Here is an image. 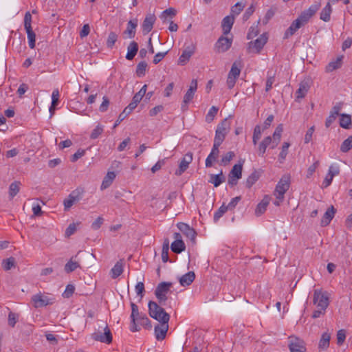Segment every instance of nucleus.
<instances>
[{
    "label": "nucleus",
    "instance_id": "cd10ccee",
    "mask_svg": "<svg viewBox=\"0 0 352 352\" xmlns=\"http://www.w3.org/2000/svg\"><path fill=\"white\" fill-rule=\"evenodd\" d=\"M301 27H302L301 25V24L299 23L298 21H297L296 19L294 20L292 24L290 25V26L286 30V31L285 32V34H284V36H283V38L284 39H287L289 38V37H291L292 36H293L298 30H299Z\"/></svg>",
    "mask_w": 352,
    "mask_h": 352
},
{
    "label": "nucleus",
    "instance_id": "423d86ee",
    "mask_svg": "<svg viewBox=\"0 0 352 352\" xmlns=\"http://www.w3.org/2000/svg\"><path fill=\"white\" fill-rule=\"evenodd\" d=\"M83 193L84 190L82 188H77L72 191L68 197L63 201L65 210H69L75 203L79 201L82 199Z\"/></svg>",
    "mask_w": 352,
    "mask_h": 352
},
{
    "label": "nucleus",
    "instance_id": "f704fd0d",
    "mask_svg": "<svg viewBox=\"0 0 352 352\" xmlns=\"http://www.w3.org/2000/svg\"><path fill=\"white\" fill-rule=\"evenodd\" d=\"M123 272V263L121 261H118L111 270L110 274L113 279L120 276Z\"/></svg>",
    "mask_w": 352,
    "mask_h": 352
},
{
    "label": "nucleus",
    "instance_id": "052dcab7",
    "mask_svg": "<svg viewBox=\"0 0 352 352\" xmlns=\"http://www.w3.org/2000/svg\"><path fill=\"white\" fill-rule=\"evenodd\" d=\"M118 38V36L115 32H110L107 41V45L108 47L112 48V47L114 45L115 43L116 42Z\"/></svg>",
    "mask_w": 352,
    "mask_h": 352
},
{
    "label": "nucleus",
    "instance_id": "a19ab883",
    "mask_svg": "<svg viewBox=\"0 0 352 352\" xmlns=\"http://www.w3.org/2000/svg\"><path fill=\"white\" fill-rule=\"evenodd\" d=\"M170 248L173 252L179 254L185 250L186 245L183 240H177L172 243Z\"/></svg>",
    "mask_w": 352,
    "mask_h": 352
},
{
    "label": "nucleus",
    "instance_id": "6e6d98bb",
    "mask_svg": "<svg viewBox=\"0 0 352 352\" xmlns=\"http://www.w3.org/2000/svg\"><path fill=\"white\" fill-rule=\"evenodd\" d=\"M103 131H104L103 126H102L100 124H98L96 126V128L92 131V132L90 135V138L93 139V140L98 138L102 133Z\"/></svg>",
    "mask_w": 352,
    "mask_h": 352
},
{
    "label": "nucleus",
    "instance_id": "f257e3e1",
    "mask_svg": "<svg viewBox=\"0 0 352 352\" xmlns=\"http://www.w3.org/2000/svg\"><path fill=\"white\" fill-rule=\"evenodd\" d=\"M156 302L150 301L148 302V313L151 318L157 320L160 323L168 322L170 315L166 313L164 308Z\"/></svg>",
    "mask_w": 352,
    "mask_h": 352
},
{
    "label": "nucleus",
    "instance_id": "20e7f679",
    "mask_svg": "<svg viewBox=\"0 0 352 352\" xmlns=\"http://www.w3.org/2000/svg\"><path fill=\"white\" fill-rule=\"evenodd\" d=\"M230 127V123L227 118H225L221 123L217 125L215 136L214 139V143L218 145H221L227 133L229 132Z\"/></svg>",
    "mask_w": 352,
    "mask_h": 352
},
{
    "label": "nucleus",
    "instance_id": "de8ad7c7",
    "mask_svg": "<svg viewBox=\"0 0 352 352\" xmlns=\"http://www.w3.org/2000/svg\"><path fill=\"white\" fill-rule=\"evenodd\" d=\"M341 58H338L335 61L330 62L326 67L327 72H331L341 67Z\"/></svg>",
    "mask_w": 352,
    "mask_h": 352
},
{
    "label": "nucleus",
    "instance_id": "8fccbe9b",
    "mask_svg": "<svg viewBox=\"0 0 352 352\" xmlns=\"http://www.w3.org/2000/svg\"><path fill=\"white\" fill-rule=\"evenodd\" d=\"M219 111V109L215 107L212 106L208 111L207 115L206 116V122L208 123H210L217 114V112Z\"/></svg>",
    "mask_w": 352,
    "mask_h": 352
},
{
    "label": "nucleus",
    "instance_id": "2f4dec72",
    "mask_svg": "<svg viewBox=\"0 0 352 352\" xmlns=\"http://www.w3.org/2000/svg\"><path fill=\"white\" fill-rule=\"evenodd\" d=\"M138 51V45L135 41H132L127 47L126 58L129 60L133 59Z\"/></svg>",
    "mask_w": 352,
    "mask_h": 352
},
{
    "label": "nucleus",
    "instance_id": "49530a36",
    "mask_svg": "<svg viewBox=\"0 0 352 352\" xmlns=\"http://www.w3.org/2000/svg\"><path fill=\"white\" fill-rule=\"evenodd\" d=\"M147 63L145 61H141L140 62L136 67V74L139 77L144 76L145 75L146 68H147Z\"/></svg>",
    "mask_w": 352,
    "mask_h": 352
},
{
    "label": "nucleus",
    "instance_id": "9d476101",
    "mask_svg": "<svg viewBox=\"0 0 352 352\" xmlns=\"http://www.w3.org/2000/svg\"><path fill=\"white\" fill-rule=\"evenodd\" d=\"M267 41V36L266 34H261L258 38H256L254 41H250L248 43V49L250 52H255L256 53H259L261 50L263 49V46Z\"/></svg>",
    "mask_w": 352,
    "mask_h": 352
},
{
    "label": "nucleus",
    "instance_id": "c756f323",
    "mask_svg": "<svg viewBox=\"0 0 352 352\" xmlns=\"http://www.w3.org/2000/svg\"><path fill=\"white\" fill-rule=\"evenodd\" d=\"M270 198L268 196H265L262 201L257 205L255 209V214L256 216H261L267 210V207L270 204Z\"/></svg>",
    "mask_w": 352,
    "mask_h": 352
},
{
    "label": "nucleus",
    "instance_id": "bf43d9fd",
    "mask_svg": "<svg viewBox=\"0 0 352 352\" xmlns=\"http://www.w3.org/2000/svg\"><path fill=\"white\" fill-rule=\"evenodd\" d=\"M245 5L242 3L237 2L234 6L231 8L232 15H238L244 8Z\"/></svg>",
    "mask_w": 352,
    "mask_h": 352
},
{
    "label": "nucleus",
    "instance_id": "a18cd8bd",
    "mask_svg": "<svg viewBox=\"0 0 352 352\" xmlns=\"http://www.w3.org/2000/svg\"><path fill=\"white\" fill-rule=\"evenodd\" d=\"M19 182H12L9 186V195L10 199H12L19 192Z\"/></svg>",
    "mask_w": 352,
    "mask_h": 352
},
{
    "label": "nucleus",
    "instance_id": "9b49d317",
    "mask_svg": "<svg viewBox=\"0 0 352 352\" xmlns=\"http://www.w3.org/2000/svg\"><path fill=\"white\" fill-rule=\"evenodd\" d=\"M197 89V81L195 79L192 80L190 85L186 94L184 96L183 102L182 104V109H186L188 104L192 100L195 93Z\"/></svg>",
    "mask_w": 352,
    "mask_h": 352
},
{
    "label": "nucleus",
    "instance_id": "a878e982",
    "mask_svg": "<svg viewBox=\"0 0 352 352\" xmlns=\"http://www.w3.org/2000/svg\"><path fill=\"white\" fill-rule=\"evenodd\" d=\"M272 146V138L271 136L265 137L258 145V154L263 157L268 146Z\"/></svg>",
    "mask_w": 352,
    "mask_h": 352
},
{
    "label": "nucleus",
    "instance_id": "dca6fc26",
    "mask_svg": "<svg viewBox=\"0 0 352 352\" xmlns=\"http://www.w3.org/2000/svg\"><path fill=\"white\" fill-rule=\"evenodd\" d=\"M192 161V153H186L184 157L182 159L179 169L176 170L175 174L177 175H181L183 173H184L186 169L188 168L189 164Z\"/></svg>",
    "mask_w": 352,
    "mask_h": 352
},
{
    "label": "nucleus",
    "instance_id": "ea45409f",
    "mask_svg": "<svg viewBox=\"0 0 352 352\" xmlns=\"http://www.w3.org/2000/svg\"><path fill=\"white\" fill-rule=\"evenodd\" d=\"M340 125L341 127L348 129L351 126V118L349 114H340Z\"/></svg>",
    "mask_w": 352,
    "mask_h": 352
},
{
    "label": "nucleus",
    "instance_id": "393cba45",
    "mask_svg": "<svg viewBox=\"0 0 352 352\" xmlns=\"http://www.w3.org/2000/svg\"><path fill=\"white\" fill-rule=\"evenodd\" d=\"M147 85H144L140 90L133 97L132 101L129 103V107L136 108L143 96L146 94Z\"/></svg>",
    "mask_w": 352,
    "mask_h": 352
},
{
    "label": "nucleus",
    "instance_id": "bb28decb",
    "mask_svg": "<svg viewBox=\"0 0 352 352\" xmlns=\"http://www.w3.org/2000/svg\"><path fill=\"white\" fill-rule=\"evenodd\" d=\"M335 213L336 209L333 206H331L330 208L327 209V210L324 214L321 219L320 225L322 226H327V225H329L332 219L333 218Z\"/></svg>",
    "mask_w": 352,
    "mask_h": 352
},
{
    "label": "nucleus",
    "instance_id": "680f3d73",
    "mask_svg": "<svg viewBox=\"0 0 352 352\" xmlns=\"http://www.w3.org/2000/svg\"><path fill=\"white\" fill-rule=\"evenodd\" d=\"M327 173H329V175H330L333 177L339 175V173H340L339 166L336 164H331L329 168V170H328Z\"/></svg>",
    "mask_w": 352,
    "mask_h": 352
},
{
    "label": "nucleus",
    "instance_id": "37998d69",
    "mask_svg": "<svg viewBox=\"0 0 352 352\" xmlns=\"http://www.w3.org/2000/svg\"><path fill=\"white\" fill-rule=\"evenodd\" d=\"M135 108L129 107V104L124 109V111L119 115L118 120H116L113 127H116L123 120H124L133 110Z\"/></svg>",
    "mask_w": 352,
    "mask_h": 352
},
{
    "label": "nucleus",
    "instance_id": "b1692460",
    "mask_svg": "<svg viewBox=\"0 0 352 352\" xmlns=\"http://www.w3.org/2000/svg\"><path fill=\"white\" fill-rule=\"evenodd\" d=\"M310 88V85L308 81H302L300 83L299 87L296 91V100H299L305 97L309 89Z\"/></svg>",
    "mask_w": 352,
    "mask_h": 352
},
{
    "label": "nucleus",
    "instance_id": "412c9836",
    "mask_svg": "<svg viewBox=\"0 0 352 352\" xmlns=\"http://www.w3.org/2000/svg\"><path fill=\"white\" fill-rule=\"evenodd\" d=\"M219 145L213 144L212 150L206 160V166L207 168L211 167L213 162H216L219 153Z\"/></svg>",
    "mask_w": 352,
    "mask_h": 352
},
{
    "label": "nucleus",
    "instance_id": "72a5a7b5",
    "mask_svg": "<svg viewBox=\"0 0 352 352\" xmlns=\"http://www.w3.org/2000/svg\"><path fill=\"white\" fill-rule=\"evenodd\" d=\"M116 178V174L114 172L111 171L108 172L106 176L104 177L103 181L102 182L100 188L101 190H104L109 187L113 183V180Z\"/></svg>",
    "mask_w": 352,
    "mask_h": 352
},
{
    "label": "nucleus",
    "instance_id": "5701e85b",
    "mask_svg": "<svg viewBox=\"0 0 352 352\" xmlns=\"http://www.w3.org/2000/svg\"><path fill=\"white\" fill-rule=\"evenodd\" d=\"M341 110L340 104H337L333 107L330 111L329 116L327 118L325 122L326 127H329L331 124L336 120L338 116L340 114Z\"/></svg>",
    "mask_w": 352,
    "mask_h": 352
},
{
    "label": "nucleus",
    "instance_id": "7ed1b4c3",
    "mask_svg": "<svg viewBox=\"0 0 352 352\" xmlns=\"http://www.w3.org/2000/svg\"><path fill=\"white\" fill-rule=\"evenodd\" d=\"M172 285V283L162 282L157 286L155 295L157 299V303L160 305H166L168 299L167 294L170 292Z\"/></svg>",
    "mask_w": 352,
    "mask_h": 352
},
{
    "label": "nucleus",
    "instance_id": "338daca9",
    "mask_svg": "<svg viewBox=\"0 0 352 352\" xmlns=\"http://www.w3.org/2000/svg\"><path fill=\"white\" fill-rule=\"evenodd\" d=\"M258 34V25H256V26H251L249 29V31H248V33L247 35V38L252 39L254 37H255L256 36H257Z\"/></svg>",
    "mask_w": 352,
    "mask_h": 352
},
{
    "label": "nucleus",
    "instance_id": "f3484780",
    "mask_svg": "<svg viewBox=\"0 0 352 352\" xmlns=\"http://www.w3.org/2000/svg\"><path fill=\"white\" fill-rule=\"evenodd\" d=\"M131 323L130 327V330L133 332H135L140 330L136 324V318L141 314L139 313L138 307L133 302L131 303Z\"/></svg>",
    "mask_w": 352,
    "mask_h": 352
},
{
    "label": "nucleus",
    "instance_id": "4468645a",
    "mask_svg": "<svg viewBox=\"0 0 352 352\" xmlns=\"http://www.w3.org/2000/svg\"><path fill=\"white\" fill-rule=\"evenodd\" d=\"M289 349L291 352H305L306 347L302 340L297 338H291L289 344Z\"/></svg>",
    "mask_w": 352,
    "mask_h": 352
},
{
    "label": "nucleus",
    "instance_id": "f03ea898",
    "mask_svg": "<svg viewBox=\"0 0 352 352\" xmlns=\"http://www.w3.org/2000/svg\"><path fill=\"white\" fill-rule=\"evenodd\" d=\"M290 182L289 177H284L278 182L274 192V195L276 199V201H274L275 206H280V203L284 199L285 194L288 190Z\"/></svg>",
    "mask_w": 352,
    "mask_h": 352
},
{
    "label": "nucleus",
    "instance_id": "58836bf2",
    "mask_svg": "<svg viewBox=\"0 0 352 352\" xmlns=\"http://www.w3.org/2000/svg\"><path fill=\"white\" fill-rule=\"evenodd\" d=\"M242 68V64L241 61H235L232 65V67L228 73V75L233 76V78H238Z\"/></svg>",
    "mask_w": 352,
    "mask_h": 352
},
{
    "label": "nucleus",
    "instance_id": "603ef678",
    "mask_svg": "<svg viewBox=\"0 0 352 352\" xmlns=\"http://www.w3.org/2000/svg\"><path fill=\"white\" fill-rule=\"evenodd\" d=\"M14 265L15 258L14 257H10L2 261V267L6 271L10 270L12 267H14Z\"/></svg>",
    "mask_w": 352,
    "mask_h": 352
},
{
    "label": "nucleus",
    "instance_id": "6ab92c4d",
    "mask_svg": "<svg viewBox=\"0 0 352 352\" xmlns=\"http://www.w3.org/2000/svg\"><path fill=\"white\" fill-rule=\"evenodd\" d=\"M32 301L36 308L42 307L51 303L50 299L41 293L34 295L32 297Z\"/></svg>",
    "mask_w": 352,
    "mask_h": 352
},
{
    "label": "nucleus",
    "instance_id": "4c0bfd02",
    "mask_svg": "<svg viewBox=\"0 0 352 352\" xmlns=\"http://www.w3.org/2000/svg\"><path fill=\"white\" fill-rule=\"evenodd\" d=\"M331 336L329 333L324 332L322 333L321 338L319 341L318 348L320 350H326L329 346V342Z\"/></svg>",
    "mask_w": 352,
    "mask_h": 352
},
{
    "label": "nucleus",
    "instance_id": "79ce46f5",
    "mask_svg": "<svg viewBox=\"0 0 352 352\" xmlns=\"http://www.w3.org/2000/svg\"><path fill=\"white\" fill-rule=\"evenodd\" d=\"M259 176V173L256 170L252 173L246 179L245 186L250 188L258 180Z\"/></svg>",
    "mask_w": 352,
    "mask_h": 352
},
{
    "label": "nucleus",
    "instance_id": "4d7b16f0",
    "mask_svg": "<svg viewBox=\"0 0 352 352\" xmlns=\"http://www.w3.org/2000/svg\"><path fill=\"white\" fill-rule=\"evenodd\" d=\"M228 210V208L223 204L214 214V221L217 222Z\"/></svg>",
    "mask_w": 352,
    "mask_h": 352
},
{
    "label": "nucleus",
    "instance_id": "0e129e2a",
    "mask_svg": "<svg viewBox=\"0 0 352 352\" xmlns=\"http://www.w3.org/2000/svg\"><path fill=\"white\" fill-rule=\"evenodd\" d=\"M60 93L58 89H54L52 94V106H57L59 102Z\"/></svg>",
    "mask_w": 352,
    "mask_h": 352
},
{
    "label": "nucleus",
    "instance_id": "e2e57ef3",
    "mask_svg": "<svg viewBox=\"0 0 352 352\" xmlns=\"http://www.w3.org/2000/svg\"><path fill=\"white\" fill-rule=\"evenodd\" d=\"M234 156V153L232 151L226 153L221 158V164L223 165L228 164Z\"/></svg>",
    "mask_w": 352,
    "mask_h": 352
},
{
    "label": "nucleus",
    "instance_id": "5fc2aeb1",
    "mask_svg": "<svg viewBox=\"0 0 352 352\" xmlns=\"http://www.w3.org/2000/svg\"><path fill=\"white\" fill-rule=\"evenodd\" d=\"M289 146H290V144L289 142L283 143L282 148H281V151L279 153V156H278L279 160L280 162H282L283 160H285L286 156L288 153V148H289Z\"/></svg>",
    "mask_w": 352,
    "mask_h": 352
},
{
    "label": "nucleus",
    "instance_id": "3c124183",
    "mask_svg": "<svg viewBox=\"0 0 352 352\" xmlns=\"http://www.w3.org/2000/svg\"><path fill=\"white\" fill-rule=\"evenodd\" d=\"M80 265L78 262L72 261V259L69 260L65 265V271L67 273H70L74 270H76Z\"/></svg>",
    "mask_w": 352,
    "mask_h": 352
},
{
    "label": "nucleus",
    "instance_id": "4be33fe9",
    "mask_svg": "<svg viewBox=\"0 0 352 352\" xmlns=\"http://www.w3.org/2000/svg\"><path fill=\"white\" fill-rule=\"evenodd\" d=\"M234 22V16L229 15L223 18L221 23L223 34L227 35L230 33Z\"/></svg>",
    "mask_w": 352,
    "mask_h": 352
},
{
    "label": "nucleus",
    "instance_id": "69168bd1",
    "mask_svg": "<svg viewBox=\"0 0 352 352\" xmlns=\"http://www.w3.org/2000/svg\"><path fill=\"white\" fill-rule=\"evenodd\" d=\"M75 287L72 285H67L65 292L63 294L64 298H69L74 293Z\"/></svg>",
    "mask_w": 352,
    "mask_h": 352
},
{
    "label": "nucleus",
    "instance_id": "13d9d810",
    "mask_svg": "<svg viewBox=\"0 0 352 352\" xmlns=\"http://www.w3.org/2000/svg\"><path fill=\"white\" fill-rule=\"evenodd\" d=\"M175 15H176V10L173 8H168L162 12V13L160 16V18L162 20L165 21L168 16H170V17H173Z\"/></svg>",
    "mask_w": 352,
    "mask_h": 352
},
{
    "label": "nucleus",
    "instance_id": "c85d7f7f",
    "mask_svg": "<svg viewBox=\"0 0 352 352\" xmlns=\"http://www.w3.org/2000/svg\"><path fill=\"white\" fill-rule=\"evenodd\" d=\"M138 26V20H130L127 23V27L124 32V34L127 35L129 38H133L135 35V30Z\"/></svg>",
    "mask_w": 352,
    "mask_h": 352
},
{
    "label": "nucleus",
    "instance_id": "1a4fd4ad",
    "mask_svg": "<svg viewBox=\"0 0 352 352\" xmlns=\"http://www.w3.org/2000/svg\"><path fill=\"white\" fill-rule=\"evenodd\" d=\"M91 338L100 342L110 344L112 342V334L107 324H104V333L96 331L91 334Z\"/></svg>",
    "mask_w": 352,
    "mask_h": 352
},
{
    "label": "nucleus",
    "instance_id": "864d4df0",
    "mask_svg": "<svg viewBox=\"0 0 352 352\" xmlns=\"http://www.w3.org/2000/svg\"><path fill=\"white\" fill-rule=\"evenodd\" d=\"M136 322L140 325L151 327L150 320L145 314H141L138 318H136Z\"/></svg>",
    "mask_w": 352,
    "mask_h": 352
},
{
    "label": "nucleus",
    "instance_id": "e433bc0d",
    "mask_svg": "<svg viewBox=\"0 0 352 352\" xmlns=\"http://www.w3.org/2000/svg\"><path fill=\"white\" fill-rule=\"evenodd\" d=\"M210 177V179L209 180V182L212 184L214 187H218L226 180L222 171H221V173L217 175L211 174Z\"/></svg>",
    "mask_w": 352,
    "mask_h": 352
},
{
    "label": "nucleus",
    "instance_id": "2eb2a0df",
    "mask_svg": "<svg viewBox=\"0 0 352 352\" xmlns=\"http://www.w3.org/2000/svg\"><path fill=\"white\" fill-rule=\"evenodd\" d=\"M168 330V322L159 323L155 327V336L157 340H163Z\"/></svg>",
    "mask_w": 352,
    "mask_h": 352
},
{
    "label": "nucleus",
    "instance_id": "6e6552de",
    "mask_svg": "<svg viewBox=\"0 0 352 352\" xmlns=\"http://www.w3.org/2000/svg\"><path fill=\"white\" fill-rule=\"evenodd\" d=\"M313 302L317 308L321 310H325L329 305V298L327 296L320 290L314 291Z\"/></svg>",
    "mask_w": 352,
    "mask_h": 352
},
{
    "label": "nucleus",
    "instance_id": "0eeeda50",
    "mask_svg": "<svg viewBox=\"0 0 352 352\" xmlns=\"http://www.w3.org/2000/svg\"><path fill=\"white\" fill-rule=\"evenodd\" d=\"M320 6V3L311 5L308 9L304 10L296 20L299 21L302 26L305 25L318 10Z\"/></svg>",
    "mask_w": 352,
    "mask_h": 352
},
{
    "label": "nucleus",
    "instance_id": "c9c22d12",
    "mask_svg": "<svg viewBox=\"0 0 352 352\" xmlns=\"http://www.w3.org/2000/svg\"><path fill=\"white\" fill-rule=\"evenodd\" d=\"M331 2H328L324 8L320 12V19L323 21L327 22L330 21L331 14L332 12V8L331 6Z\"/></svg>",
    "mask_w": 352,
    "mask_h": 352
},
{
    "label": "nucleus",
    "instance_id": "f8f14e48",
    "mask_svg": "<svg viewBox=\"0 0 352 352\" xmlns=\"http://www.w3.org/2000/svg\"><path fill=\"white\" fill-rule=\"evenodd\" d=\"M232 38L221 36L215 43L214 47L218 53H223L228 51L232 46Z\"/></svg>",
    "mask_w": 352,
    "mask_h": 352
},
{
    "label": "nucleus",
    "instance_id": "ddd939ff",
    "mask_svg": "<svg viewBox=\"0 0 352 352\" xmlns=\"http://www.w3.org/2000/svg\"><path fill=\"white\" fill-rule=\"evenodd\" d=\"M196 50L195 44H190L188 46H186L184 50L182 55L179 58V64L181 65H184L189 60L190 57L194 54Z\"/></svg>",
    "mask_w": 352,
    "mask_h": 352
},
{
    "label": "nucleus",
    "instance_id": "c03bdc74",
    "mask_svg": "<svg viewBox=\"0 0 352 352\" xmlns=\"http://www.w3.org/2000/svg\"><path fill=\"white\" fill-rule=\"evenodd\" d=\"M242 164H235L232 167L229 175L232 177H236V179H241L242 177Z\"/></svg>",
    "mask_w": 352,
    "mask_h": 352
},
{
    "label": "nucleus",
    "instance_id": "09e8293b",
    "mask_svg": "<svg viewBox=\"0 0 352 352\" xmlns=\"http://www.w3.org/2000/svg\"><path fill=\"white\" fill-rule=\"evenodd\" d=\"M352 148V136H349L344 140L340 146V151L342 153H346Z\"/></svg>",
    "mask_w": 352,
    "mask_h": 352
},
{
    "label": "nucleus",
    "instance_id": "aec40b11",
    "mask_svg": "<svg viewBox=\"0 0 352 352\" xmlns=\"http://www.w3.org/2000/svg\"><path fill=\"white\" fill-rule=\"evenodd\" d=\"M177 226L178 229L191 241H194L197 235L196 232L188 224L180 222L177 223Z\"/></svg>",
    "mask_w": 352,
    "mask_h": 352
},
{
    "label": "nucleus",
    "instance_id": "7c9ffc66",
    "mask_svg": "<svg viewBox=\"0 0 352 352\" xmlns=\"http://www.w3.org/2000/svg\"><path fill=\"white\" fill-rule=\"evenodd\" d=\"M283 131V124L278 125L273 133L272 136V146L271 148H275L280 142L281 135Z\"/></svg>",
    "mask_w": 352,
    "mask_h": 352
},
{
    "label": "nucleus",
    "instance_id": "39448f33",
    "mask_svg": "<svg viewBox=\"0 0 352 352\" xmlns=\"http://www.w3.org/2000/svg\"><path fill=\"white\" fill-rule=\"evenodd\" d=\"M32 17L30 12H27L24 16V28L27 33L29 47L31 49L35 47L36 34L32 28Z\"/></svg>",
    "mask_w": 352,
    "mask_h": 352
},
{
    "label": "nucleus",
    "instance_id": "a211bd4d",
    "mask_svg": "<svg viewBox=\"0 0 352 352\" xmlns=\"http://www.w3.org/2000/svg\"><path fill=\"white\" fill-rule=\"evenodd\" d=\"M155 20L156 17L154 14H149L146 15L142 25L144 34H146L152 30Z\"/></svg>",
    "mask_w": 352,
    "mask_h": 352
},
{
    "label": "nucleus",
    "instance_id": "774afa93",
    "mask_svg": "<svg viewBox=\"0 0 352 352\" xmlns=\"http://www.w3.org/2000/svg\"><path fill=\"white\" fill-rule=\"evenodd\" d=\"M255 11V7L253 4H252L248 9L245 10V13L243 15V21H247L252 16V14Z\"/></svg>",
    "mask_w": 352,
    "mask_h": 352
},
{
    "label": "nucleus",
    "instance_id": "473e14b6",
    "mask_svg": "<svg viewBox=\"0 0 352 352\" xmlns=\"http://www.w3.org/2000/svg\"><path fill=\"white\" fill-rule=\"evenodd\" d=\"M195 278V273L193 272H189L185 274L184 275H183L179 278V283L183 287L188 286L193 282Z\"/></svg>",
    "mask_w": 352,
    "mask_h": 352
}]
</instances>
